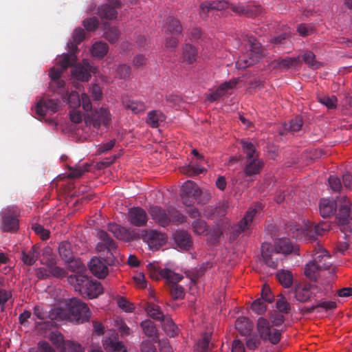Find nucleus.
<instances>
[{"mask_svg":"<svg viewBox=\"0 0 352 352\" xmlns=\"http://www.w3.org/2000/svg\"><path fill=\"white\" fill-rule=\"evenodd\" d=\"M302 124V118L299 116H296L295 118L291 120L289 124H285L284 129L291 132H297L301 129Z\"/></svg>","mask_w":352,"mask_h":352,"instance_id":"53","label":"nucleus"},{"mask_svg":"<svg viewBox=\"0 0 352 352\" xmlns=\"http://www.w3.org/2000/svg\"><path fill=\"white\" fill-rule=\"evenodd\" d=\"M89 165L85 164L83 166H78L76 167L70 168V173L68 175L69 178H78L80 177L85 172L89 171Z\"/></svg>","mask_w":352,"mask_h":352,"instance_id":"55","label":"nucleus"},{"mask_svg":"<svg viewBox=\"0 0 352 352\" xmlns=\"http://www.w3.org/2000/svg\"><path fill=\"white\" fill-rule=\"evenodd\" d=\"M147 269L150 277L155 280L165 278L167 282L180 281L183 278V276L175 273L169 269H160L155 263H149Z\"/></svg>","mask_w":352,"mask_h":352,"instance_id":"11","label":"nucleus"},{"mask_svg":"<svg viewBox=\"0 0 352 352\" xmlns=\"http://www.w3.org/2000/svg\"><path fill=\"white\" fill-rule=\"evenodd\" d=\"M108 230L111 232L115 237L119 240L129 241L131 234L129 232L120 226L111 223L108 225Z\"/></svg>","mask_w":352,"mask_h":352,"instance_id":"35","label":"nucleus"},{"mask_svg":"<svg viewBox=\"0 0 352 352\" xmlns=\"http://www.w3.org/2000/svg\"><path fill=\"white\" fill-rule=\"evenodd\" d=\"M318 101L325 105L328 109H335L336 107L337 98L335 96H320L318 97Z\"/></svg>","mask_w":352,"mask_h":352,"instance_id":"59","label":"nucleus"},{"mask_svg":"<svg viewBox=\"0 0 352 352\" xmlns=\"http://www.w3.org/2000/svg\"><path fill=\"white\" fill-rule=\"evenodd\" d=\"M143 239L146 241L152 250H158L166 241V236L164 234L156 230L146 231L143 235Z\"/></svg>","mask_w":352,"mask_h":352,"instance_id":"19","label":"nucleus"},{"mask_svg":"<svg viewBox=\"0 0 352 352\" xmlns=\"http://www.w3.org/2000/svg\"><path fill=\"white\" fill-rule=\"evenodd\" d=\"M85 38V32L83 29L77 28L74 31L73 40L74 43H69L68 47L77 50V45L82 42Z\"/></svg>","mask_w":352,"mask_h":352,"instance_id":"51","label":"nucleus"},{"mask_svg":"<svg viewBox=\"0 0 352 352\" xmlns=\"http://www.w3.org/2000/svg\"><path fill=\"white\" fill-rule=\"evenodd\" d=\"M278 282L285 288H289L293 283V275L288 270H282L276 274Z\"/></svg>","mask_w":352,"mask_h":352,"instance_id":"42","label":"nucleus"},{"mask_svg":"<svg viewBox=\"0 0 352 352\" xmlns=\"http://www.w3.org/2000/svg\"><path fill=\"white\" fill-rule=\"evenodd\" d=\"M67 279L74 285L75 290L83 297L91 299L103 292L101 284L96 280L90 279L87 275L72 274Z\"/></svg>","mask_w":352,"mask_h":352,"instance_id":"2","label":"nucleus"},{"mask_svg":"<svg viewBox=\"0 0 352 352\" xmlns=\"http://www.w3.org/2000/svg\"><path fill=\"white\" fill-rule=\"evenodd\" d=\"M90 271L100 278H104L108 273L107 267L98 258H91L89 263Z\"/></svg>","mask_w":352,"mask_h":352,"instance_id":"30","label":"nucleus"},{"mask_svg":"<svg viewBox=\"0 0 352 352\" xmlns=\"http://www.w3.org/2000/svg\"><path fill=\"white\" fill-rule=\"evenodd\" d=\"M103 346L107 352H126V348L122 342L118 340V334L112 333L110 336L106 337L103 341Z\"/></svg>","mask_w":352,"mask_h":352,"instance_id":"24","label":"nucleus"},{"mask_svg":"<svg viewBox=\"0 0 352 352\" xmlns=\"http://www.w3.org/2000/svg\"><path fill=\"white\" fill-rule=\"evenodd\" d=\"M128 220L131 224L142 227L146 224L148 217L146 211L140 207H133L129 210Z\"/></svg>","mask_w":352,"mask_h":352,"instance_id":"20","label":"nucleus"},{"mask_svg":"<svg viewBox=\"0 0 352 352\" xmlns=\"http://www.w3.org/2000/svg\"><path fill=\"white\" fill-rule=\"evenodd\" d=\"M47 267L52 276L63 278L67 276L66 271L63 268L56 266V264H53Z\"/></svg>","mask_w":352,"mask_h":352,"instance_id":"60","label":"nucleus"},{"mask_svg":"<svg viewBox=\"0 0 352 352\" xmlns=\"http://www.w3.org/2000/svg\"><path fill=\"white\" fill-rule=\"evenodd\" d=\"M60 101L49 98H41L36 105V113L41 117L45 116L48 111L56 113L59 109Z\"/></svg>","mask_w":352,"mask_h":352,"instance_id":"17","label":"nucleus"},{"mask_svg":"<svg viewBox=\"0 0 352 352\" xmlns=\"http://www.w3.org/2000/svg\"><path fill=\"white\" fill-rule=\"evenodd\" d=\"M162 322L163 329L167 336L174 338L178 334V329L170 318L165 317Z\"/></svg>","mask_w":352,"mask_h":352,"instance_id":"43","label":"nucleus"},{"mask_svg":"<svg viewBox=\"0 0 352 352\" xmlns=\"http://www.w3.org/2000/svg\"><path fill=\"white\" fill-rule=\"evenodd\" d=\"M98 237L100 242L96 245V250L101 255L105 256V261L107 263H113L116 255L118 254V246L116 241L103 230L98 232Z\"/></svg>","mask_w":352,"mask_h":352,"instance_id":"7","label":"nucleus"},{"mask_svg":"<svg viewBox=\"0 0 352 352\" xmlns=\"http://www.w3.org/2000/svg\"><path fill=\"white\" fill-rule=\"evenodd\" d=\"M29 352H56L50 344L45 342H40L37 347L31 348Z\"/></svg>","mask_w":352,"mask_h":352,"instance_id":"64","label":"nucleus"},{"mask_svg":"<svg viewBox=\"0 0 352 352\" xmlns=\"http://www.w3.org/2000/svg\"><path fill=\"white\" fill-rule=\"evenodd\" d=\"M193 232L198 235L204 234L208 231L207 225L205 221L197 219L192 223Z\"/></svg>","mask_w":352,"mask_h":352,"instance_id":"58","label":"nucleus"},{"mask_svg":"<svg viewBox=\"0 0 352 352\" xmlns=\"http://www.w3.org/2000/svg\"><path fill=\"white\" fill-rule=\"evenodd\" d=\"M300 56L290 58L287 57L285 58H278L273 60L271 65L274 69H288L293 67H296L300 64Z\"/></svg>","mask_w":352,"mask_h":352,"instance_id":"29","label":"nucleus"},{"mask_svg":"<svg viewBox=\"0 0 352 352\" xmlns=\"http://www.w3.org/2000/svg\"><path fill=\"white\" fill-rule=\"evenodd\" d=\"M122 102L126 109L131 110L135 114L144 112L146 109L145 103L140 100H134L124 97L122 98Z\"/></svg>","mask_w":352,"mask_h":352,"instance_id":"31","label":"nucleus"},{"mask_svg":"<svg viewBox=\"0 0 352 352\" xmlns=\"http://www.w3.org/2000/svg\"><path fill=\"white\" fill-rule=\"evenodd\" d=\"M58 253L61 258L65 262L71 261L74 256L73 251L72 250V244L67 241L60 243L58 245Z\"/></svg>","mask_w":352,"mask_h":352,"instance_id":"39","label":"nucleus"},{"mask_svg":"<svg viewBox=\"0 0 352 352\" xmlns=\"http://www.w3.org/2000/svg\"><path fill=\"white\" fill-rule=\"evenodd\" d=\"M201 190L199 186L192 181L185 182L181 189V197L184 205L190 206L191 204V199L200 203V197Z\"/></svg>","mask_w":352,"mask_h":352,"instance_id":"12","label":"nucleus"},{"mask_svg":"<svg viewBox=\"0 0 352 352\" xmlns=\"http://www.w3.org/2000/svg\"><path fill=\"white\" fill-rule=\"evenodd\" d=\"M274 250L283 254H291L294 250V245L291 241L287 238H283L276 242L274 246Z\"/></svg>","mask_w":352,"mask_h":352,"instance_id":"36","label":"nucleus"},{"mask_svg":"<svg viewBox=\"0 0 352 352\" xmlns=\"http://www.w3.org/2000/svg\"><path fill=\"white\" fill-rule=\"evenodd\" d=\"M276 305L278 310L283 314H288L291 309L290 304L287 302L285 297L282 294H279L278 296Z\"/></svg>","mask_w":352,"mask_h":352,"instance_id":"54","label":"nucleus"},{"mask_svg":"<svg viewBox=\"0 0 352 352\" xmlns=\"http://www.w3.org/2000/svg\"><path fill=\"white\" fill-rule=\"evenodd\" d=\"M237 84L235 80L222 83L214 91L207 96V99L211 102L216 101L223 96L228 90L234 88Z\"/></svg>","mask_w":352,"mask_h":352,"instance_id":"28","label":"nucleus"},{"mask_svg":"<svg viewBox=\"0 0 352 352\" xmlns=\"http://www.w3.org/2000/svg\"><path fill=\"white\" fill-rule=\"evenodd\" d=\"M330 229V224L327 221H321L314 227L311 225H305L303 229L306 232V235L309 236L310 240L315 241V236L312 234L314 232L316 235L322 236Z\"/></svg>","mask_w":352,"mask_h":352,"instance_id":"26","label":"nucleus"},{"mask_svg":"<svg viewBox=\"0 0 352 352\" xmlns=\"http://www.w3.org/2000/svg\"><path fill=\"white\" fill-rule=\"evenodd\" d=\"M235 328L241 336H245L250 334L253 323L246 317H239L235 322Z\"/></svg>","mask_w":352,"mask_h":352,"instance_id":"33","label":"nucleus"},{"mask_svg":"<svg viewBox=\"0 0 352 352\" xmlns=\"http://www.w3.org/2000/svg\"><path fill=\"white\" fill-rule=\"evenodd\" d=\"M141 327L146 336L153 338L155 342H157V329L153 322L147 320L141 322Z\"/></svg>","mask_w":352,"mask_h":352,"instance_id":"45","label":"nucleus"},{"mask_svg":"<svg viewBox=\"0 0 352 352\" xmlns=\"http://www.w3.org/2000/svg\"><path fill=\"white\" fill-rule=\"evenodd\" d=\"M206 170L204 167L197 164H191L181 168V172L182 173L188 175V176L190 177L203 173Z\"/></svg>","mask_w":352,"mask_h":352,"instance_id":"49","label":"nucleus"},{"mask_svg":"<svg viewBox=\"0 0 352 352\" xmlns=\"http://www.w3.org/2000/svg\"><path fill=\"white\" fill-rule=\"evenodd\" d=\"M316 252L313 261L318 264V267L322 270H326L330 268L331 266V262L330 261L331 256L321 246L318 245L315 248Z\"/></svg>","mask_w":352,"mask_h":352,"instance_id":"23","label":"nucleus"},{"mask_svg":"<svg viewBox=\"0 0 352 352\" xmlns=\"http://www.w3.org/2000/svg\"><path fill=\"white\" fill-rule=\"evenodd\" d=\"M248 43L250 47V51L236 63V67L239 69L250 67L263 57L264 48L256 38L250 36Z\"/></svg>","mask_w":352,"mask_h":352,"instance_id":"6","label":"nucleus"},{"mask_svg":"<svg viewBox=\"0 0 352 352\" xmlns=\"http://www.w3.org/2000/svg\"><path fill=\"white\" fill-rule=\"evenodd\" d=\"M340 202V197H337L336 200L322 199L319 205V211L321 216L327 218L335 214L338 204Z\"/></svg>","mask_w":352,"mask_h":352,"instance_id":"21","label":"nucleus"},{"mask_svg":"<svg viewBox=\"0 0 352 352\" xmlns=\"http://www.w3.org/2000/svg\"><path fill=\"white\" fill-rule=\"evenodd\" d=\"M2 219L1 229L5 232H15L19 228V209L15 206H8L1 212Z\"/></svg>","mask_w":352,"mask_h":352,"instance_id":"8","label":"nucleus"},{"mask_svg":"<svg viewBox=\"0 0 352 352\" xmlns=\"http://www.w3.org/2000/svg\"><path fill=\"white\" fill-rule=\"evenodd\" d=\"M261 256L264 263L272 269L277 268L281 260L278 252L274 250V245L268 243L262 244Z\"/></svg>","mask_w":352,"mask_h":352,"instance_id":"16","label":"nucleus"},{"mask_svg":"<svg viewBox=\"0 0 352 352\" xmlns=\"http://www.w3.org/2000/svg\"><path fill=\"white\" fill-rule=\"evenodd\" d=\"M65 263L68 264L69 269L75 272L74 274L86 275V267L80 259L74 258L73 256L71 261H65Z\"/></svg>","mask_w":352,"mask_h":352,"instance_id":"41","label":"nucleus"},{"mask_svg":"<svg viewBox=\"0 0 352 352\" xmlns=\"http://www.w3.org/2000/svg\"><path fill=\"white\" fill-rule=\"evenodd\" d=\"M108 45L102 41L96 42L91 47V54L98 58H102L108 52Z\"/></svg>","mask_w":352,"mask_h":352,"instance_id":"40","label":"nucleus"},{"mask_svg":"<svg viewBox=\"0 0 352 352\" xmlns=\"http://www.w3.org/2000/svg\"><path fill=\"white\" fill-rule=\"evenodd\" d=\"M65 309L68 319L77 324H82L89 320L91 312L87 305L77 298L65 300Z\"/></svg>","mask_w":352,"mask_h":352,"instance_id":"5","label":"nucleus"},{"mask_svg":"<svg viewBox=\"0 0 352 352\" xmlns=\"http://www.w3.org/2000/svg\"><path fill=\"white\" fill-rule=\"evenodd\" d=\"M72 49V52L70 54H67L63 56L61 60H60V65L62 67V70L66 69L67 67H71L73 64L76 61V56L75 52L77 50Z\"/></svg>","mask_w":352,"mask_h":352,"instance_id":"50","label":"nucleus"},{"mask_svg":"<svg viewBox=\"0 0 352 352\" xmlns=\"http://www.w3.org/2000/svg\"><path fill=\"white\" fill-rule=\"evenodd\" d=\"M261 209V204H257L254 208H250L244 217L232 228L233 237H237L241 233L250 228L254 217L259 210Z\"/></svg>","mask_w":352,"mask_h":352,"instance_id":"15","label":"nucleus"},{"mask_svg":"<svg viewBox=\"0 0 352 352\" xmlns=\"http://www.w3.org/2000/svg\"><path fill=\"white\" fill-rule=\"evenodd\" d=\"M166 120L165 115L160 110H153L148 113L146 123L152 128H157Z\"/></svg>","mask_w":352,"mask_h":352,"instance_id":"34","label":"nucleus"},{"mask_svg":"<svg viewBox=\"0 0 352 352\" xmlns=\"http://www.w3.org/2000/svg\"><path fill=\"white\" fill-rule=\"evenodd\" d=\"M325 296L318 298V300H314L316 302V307L318 309H322L325 311L333 310L336 308V302L331 300H323Z\"/></svg>","mask_w":352,"mask_h":352,"instance_id":"57","label":"nucleus"},{"mask_svg":"<svg viewBox=\"0 0 352 352\" xmlns=\"http://www.w3.org/2000/svg\"><path fill=\"white\" fill-rule=\"evenodd\" d=\"M102 25L103 36L110 43L116 42L119 38L120 31L115 26H111V23H102Z\"/></svg>","mask_w":352,"mask_h":352,"instance_id":"38","label":"nucleus"},{"mask_svg":"<svg viewBox=\"0 0 352 352\" xmlns=\"http://www.w3.org/2000/svg\"><path fill=\"white\" fill-rule=\"evenodd\" d=\"M251 308L256 314L261 315L266 311L267 305L262 299L258 298L252 302Z\"/></svg>","mask_w":352,"mask_h":352,"instance_id":"61","label":"nucleus"},{"mask_svg":"<svg viewBox=\"0 0 352 352\" xmlns=\"http://www.w3.org/2000/svg\"><path fill=\"white\" fill-rule=\"evenodd\" d=\"M341 202L338 204L339 210L336 219L339 225L346 226L352 219L351 217V208L348 205V200L346 196L340 197Z\"/></svg>","mask_w":352,"mask_h":352,"instance_id":"22","label":"nucleus"},{"mask_svg":"<svg viewBox=\"0 0 352 352\" xmlns=\"http://www.w3.org/2000/svg\"><path fill=\"white\" fill-rule=\"evenodd\" d=\"M173 239L177 245L182 250H188L192 245V237L187 231H177L173 234Z\"/></svg>","mask_w":352,"mask_h":352,"instance_id":"25","label":"nucleus"},{"mask_svg":"<svg viewBox=\"0 0 352 352\" xmlns=\"http://www.w3.org/2000/svg\"><path fill=\"white\" fill-rule=\"evenodd\" d=\"M329 185L333 192H340L343 188L340 179L336 175H330L328 179Z\"/></svg>","mask_w":352,"mask_h":352,"instance_id":"56","label":"nucleus"},{"mask_svg":"<svg viewBox=\"0 0 352 352\" xmlns=\"http://www.w3.org/2000/svg\"><path fill=\"white\" fill-rule=\"evenodd\" d=\"M63 100L67 102L71 108L76 109L80 106V98L77 91H72L69 95L64 94Z\"/></svg>","mask_w":352,"mask_h":352,"instance_id":"48","label":"nucleus"},{"mask_svg":"<svg viewBox=\"0 0 352 352\" xmlns=\"http://www.w3.org/2000/svg\"><path fill=\"white\" fill-rule=\"evenodd\" d=\"M148 314L154 320L162 321L164 318V315L160 309V307L153 303H149L146 308Z\"/></svg>","mask_w":352,"mask_h":352,"instance_id":"47","label":"nucleus"},{"mask_svg":"<svg viewBox=\"0 0 352 352\" xmlns=\"http://www.w3.org/2000/svg\"><path fill=\"white\" fill-rule=\"evenodd\" d=\"M257 331L259 337L264 341H269L273 344L278 343L281 338V333L279 330L272 329L270 322L264 318H259L257 321Z\"/></svg>","mask_w":352,"mask_h":352,"instance_id":"10","label":"nucleus"},{"mask_svg":"<svg viewBox=\"0 0 352 352\" xmlns=\"http://www.w3.org/2000/svg\"><path fill=\"white\" fill-rule=\"evenodd\" d=\"M231 8V9L238 14H245L246 9L242 5L238 6H231L226 1H204L200 5L201 9V15L203 16V19H205V16L210 12H212L214 11H219L222 10L227 9L228 8Z\"/></svg>","mask_w":352,"mask_h":352,"instance_id":"9","label":"nucleus"},{"mask_svg":"<svg viewBox=\"0 0 352 352\" xmlns=\"http://www.w3.org/2000/svg\"><path fill=\"white\" fill-rule=\"evenodd\" d=\"M330 290L318 282L313 283H300L295 285L294 293L296 300L300 302H306L311 298L318 300L322 296H328Z\"/></svg>","mask_w":352,"mask_h":352,"instance_id":"3","label":"nucleus"},{"mask_svg":"<svg viewBox=\"0 0 352 352\" xmlns=\"http://www.w3.org/2000/svg\"><path fill=\"white\" fill-rule=\"evenodd\" d=\"M315 54L311 51H306L302 55L303 61L312 69H318L321 64L315 60Z\"/></svg>","mask_w":352,"mask_h":352,"instance_id":"52","label":"nucleus"},{"mask_svg":"<svg viewBox=\"0 0 352 352\" xmlns=\"http://www.w3.org/2000/svg\"><path fill=\"white\" fill-rule=\"evenodd\" d=\"M210 336L205 335L203 338L197 343V350L199 352H208L210 349V346H212V344H210Z\"/></svg>","mask_w":352,"mask_h":352,"instance_id":"63","label":"nucleus"},{"mask_svg":"<svg viewBox=\"0 0 352 352\" xmlns=\"http://www.w3.org/2000/svg\"><path fill=\"white\" fill-rule=\"evenodd\" d=\"M55 256L53 254L52 249L50 246L45 247L41 252V263L47 267L56 264Z\"/></svg>","mask_w":352,"mask_h":352,"instance_id":"44","label":"nucleus"},{"mask_svg":"<svg viewBox=\"0 0 352 352\" xmlns=\"http://www.w3.org/2000/svg\"><path fill=\"white\" fill-rule=\"evenodd\" d=\"M40 255V247L37 245H34L28 252H22L21 258L24 264L31 266L35 263Z\"/></svg>","mask_w":352,"mask_h":352,"instance_id":"32","label":"nucleus"},{"mask_svg":"<svg viewBox=\"0 0 352 352\" xmlns=\"http://www.w3.org/2000/svg\"><path fill=\"white\" fill-rule=\"evenodd\" d=\"M121 6L120 0H107L106 3L98 7L96 14L102 20L113 21L117 18V8Z\"/></svg>","mask_w":352,"mask_h":352,"instance_id":"13","label":"nucleus"},{"mask_svg":"<svg viewBox=\"0 0 352 352\" xmlns=\"http://www.w3.org/2000/svg\"><path fill=\"white\" fill-rule=\"evenodd\" d=\"M240 144L243 153L245 155L244 166L243 172L237 174L238 177H249L250 181L254 180V177L260 174L263 168V160L258 157V153L256 151L255 146L251 142L247 140H241Z\"/></svg>","mask_w":352,"mask_h":352,"instance_id":"1","label":"nucleus"},{"mask_svg":"<svg viewBox=\"0 0 352 352\" xmlns=\"http://www.w3.org/2000/svg\"><path fill=\"white\" fill-rule=\"evenodd\" d=\"M260 338L256 334H250L245 340L246 346L250 350H254L261 344Z\"/></svg>","mask_w":352,"mask_h":352,"instance_id":"62","label":"nucleus"},{"mask_svg":"<svg viewBox=\"0 0 352 352\" xmlns=\"http://www.w3.org/2000/svg\"><path fill=\"white\" fill-rule=\"evenodd\" d=\"M111 120V115L109 110L104 107L94 111L90 116L85 119L87 124H91L96 129H99L101 125L107 126Z\"/></svg>","mask_w":352,"mask_h":352,"instance_id":"14","label":"nucleus"},{"mask_svg":"<svg viewBox=\"0 0 352 352\" xmlns=\"http://www.w3.org/2000/svg\"><path fill=\"white\" fill-rule=\"evenodd\" d=\"M179 282H167L170 285V295L174 300L182 299L185 296L184 288L177 285Z\"/></svg>","mask_w":352,"mask_h":352,"instance_id":"46","label":"nucleus"},{"mask_svg":"<svg viewBox=\"0 0 352 352\" xmlns=\"http://www.w3.org/2000/svg\"><path fill=\"white\" fill-rule=\"evenodd\" d=\"M321 271L322 270L318 267V264L314 262L313 260L307 263L304 267V274L305 276L315 282L320 276Z\"/></svg>","mask_w":352,"mask_h":352,"instance_id":"37","label":"nucleus"},{"mask_svg":"<svg viewBox=\"0 0 352 352\" xmlns=\"http://www.w3.org/2000/svg\"><path fill=\"white\" fill-rule=\"evenodd\" d=\"M198 58L197 49L191 44L186 43L182 47V62L188 65L195 63Z\"/></svg>","mask_w":352,"mask_h":352,"instance_id":"27","label":"nucleus"},{"mask_svg":"<svg viewBox=\"0 0 352 352\" xmlns=\"http://www.w3.org/2000/svg\"><path fill=\"white\" fill-rule=\"evenodd\" d=\"M148 212L155 223L162 227H166L170 224L179 225L186 220V217L183 214L171 206L166 209L157 206H151Z\"/></svg>","mask_w":352,"mask_h":352,"instance_id":"4","label":"nucleus"},{"mask_svg":"<svg viewBox=\"0 0 352 352\" xmlns=\"http://www.w3.org/2000/svg\"><path fill=\"white\" fill-rule=\"evenodd\" d=\"M96 69L88 60L84 59L82 64H78L73 68L72 74L78 80L88 81L91 73H95Z\"/></svg>","mask_w":352,"mask_h":352,"instance_id":"18","label":"nucleus"}]
</instances>
